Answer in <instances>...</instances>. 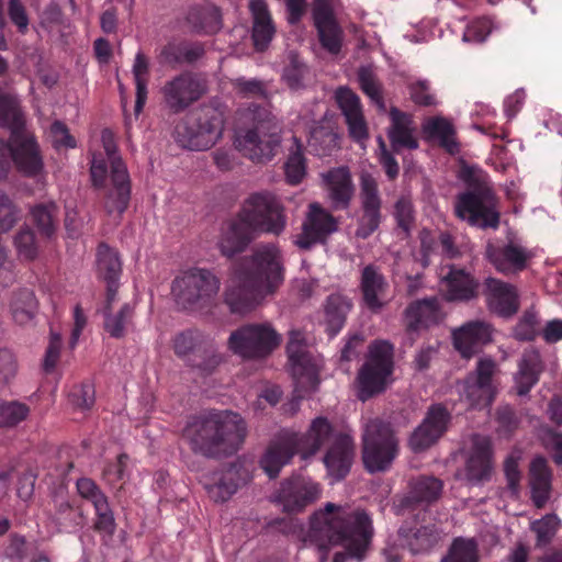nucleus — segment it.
Returning <instances> with one entry per match:
<instances>
[{
    "label": "nucleus",
    "instance_id": "nucleus-9",
    "mask_svg": "<svg viewBox=\"0 0 562 562\" xmlns=\"http://www.w3.org/2000/svg\"><path fill=\"white\" fill-rule=\"evenodd\" d=\"M237 213L259 234L281 235L286 227V213L281 199L269 190L251 192Z\"/></svg>",
    "mask_w": 562,
    "mask_h": 562
},
{
    "label": "nucleus",
    "instance_id": "nucleus-32",
    "mask_svg": "<svg viewBox=\"0 0 562 562\" xmlns=\"http://www.w3.org/2000/svg\"><path fill=\"white\" fill-rule=\"evenodd\" d=\"M484 295L488 310L503 317H510L519 308L516 288L496 278H486Z\"/></svg>",
    "mask_w": 562,
    "mask_h": 562
},
{
    "label": "nucleus",
    "instance_id": "nucleus-56",
    "mask_svg": "<svg viewBox=\"0 0 562 562\" xmlns=\"http://www.w3.org/2000/svg\"><path fill=\"white\" fill-rule=\"evenodd\" d=\"M222 362L223 356L212 345H209L199 348L194 357L189 359L188 366L206 376L212 374Z\"/></svg>",
    "mask_w": 562,
    "mask_h": 562
},
{
    "label": "nucleus",
    "instance_id": "nucleus-3",
    "mask_svg": "<svg viewBox=\"0 0 562 562\" xmlns=\"http://www.w3.org/2000/svg\"><path fill=\"white\" fill-rule=\"evenodd\" d=\"M247 435L246 420L229 409H210L192 416L182 429V438L194 454L216 460L236 454Z\"/></svg>",
    "mask_w": 562,
    "mask_h": 562
},
{
    "label": "nucleus",
    "instance_id": "nucleus-59",
    "mask_svg": "<svg viewBox=\"0 0 562 562\" xmlns=\"http://www.w3.org/2000/svg\"><path fill=\"white\" fill-rule=\"evenodd\" d=\"M538 315L533 310L522 313L513 328V337L518 341H532L537 336Z\"/></svg>",
    "mask_w": 562,
    "mask_h": 562
},
{
    "label": "nucleus",
    "instance_id": "nucleus-43",
    "mask_svg": "<svg viewBox=\"0 0 562 562\" xmlns=\"http://www.w3.org/2000/svg\"><path fill=\"white\" fill-rule=\"evenodd\" d=\"M552 471L544 457H536L529 468L531 499L537 508H542L550 498Z\"/></svg>",
    "mask_w": 562,
    "mask_h": 562
},
{
    "label": "nucleus",
    "instance_id": "nucleus-14",
    "mask_svg": "<svg viewBox=\"0 0 562 562\" xmlns=\"http://www.w3.org/2000/svg\"><path fill=\"white\" fill-rule=\"evenodd\" d=\"M360 215L357 220L355 236L367 239L375 233L382 223V198L376 178L362 171L359 176Z\"/></svg>",
    "mask_w": 562,
    "mask_h": 562
},
{
    "label": "nucleus",
    "instance_id": "nucleus-28",
    "mask_svg": "<svg viewBox=\"0 0 562 562\" xmlns=\"http://www.w3.org/2000/svg\"><path fill=\"white\" fill-rule=\"evenodd\" d=\"M355 454L356 446L353 438L345 431H339L335 436V440L329 443L323 457L327 474L333 482L341 481L348 475Z\"/></svg>",
    "mask_w": 562,
    "mask_h": 562
},
{
    "label": "nucleus",
    "instance_id": "nucleus-50",
    "mask_svg": "<svg viewBox=\"0 0 562 562\" xmlns=\"http://www.w3.org/2000/svg\"><path fill=\"white\" fill-rule=\"evenodd\" d=\"M423 132L432 139H437L449 154L459 153V144L456 140V132L452 124L443 117H434L423 125Z\"/></svg>",
    "mask_w": 562,
    "mask_h": 562
},
{
    "label": "nucleus",
    "instance_id": "nucleus-60",
    "mask_svg": "<svg viewBox=\"0 0 562 562\" xmlns=\"http://www.w3.org/2000/svg\"><path fill=\"white\" fill-rule=\"evenodd\" d=\"M307 72V67L294 54L290 55L289 64L283 68L282 79L292 90H299L304 87L303 80Z\"/></svg>",
    "mask_w": 562,
    "mask_h": 562
},
{
    "label": "nucleus",
    "instance_id": "nucleus-42",
    "mask_svg": "<svg viewBox=\"0 0 562 562\" xmlns=\"http://www.w3.org/2000/svg\"><path fill=\"white\" fill-rule=\"evenodd\" d=\"M352 307V300L341 292L331 293L326 297L323 304L324 325L329 337L336 336L344 328Z\"/></svg>",
    "mask_w": 562,
    "mask_h": 562
},
{
    "label": "nucleus",
    "instance_id": "nucleus-37",
    "mask_svg": "<svg viewBox=\"0 0 562 562\" xmlns=\"http://www.w3.org/2000/svg\"><path fill=\"white\" fill-rule=\"evenodd\" d=\"M391 125L387 128V137L394 153L403 148L417 149L419 144L415 137L416 125L413 115L392 106L389 111Z\"/></svg>",
    "mask_w": 562,
    "mask_h": 562
},
{
    "label": "nucleus",
    "instance_id": "nucleus-57",
    "mask_svg": "<svg viewBox=\"0 0 562 562\" xmlns=\"http://www.w3.org/2000/svg\"><path fill=\"white\" fill-rule=\"evenodd\" d=\"M201 334L193 329H187L178 333L172 338V349L175 355L181 359H190L191 355H195L201 348Z\"/></svg>",
    "mask_w": 562,
    "mask_h": 562
},
{
    "label": "nucleus",
    "instance_id": "nucleus-2",
    "mask_svg": "<svg viewBox=\"0 0 562 562\" xmlns=\"http://www.w3.org/2000/svg\"><path fill=\"white\" fill-rule=\"evenodd\" d=\"M283 279L280 249L271 243L259 245L249 256L234 262L223 293L224 303L232 314L245 315L273 294Z\"/></svg>",
    "mask_w": 562,
    "mask_h": 562
},
{
    "label": "nucleus",
    "instance_id": "nucleus-4",
    "mask_svg": "<svg viewBox=\"0 0 562 562\" xmlns=\"http://www.w3.org/2000/svg\"><path fill=\"white\" fill-rule=\"evenodd\" d=\"M459 179L465 184V190L456 196V216L473 227L498 228L499 202L488 176L480 169L463 166Z\"/></svg>",
    "mask_w": 562,
    "mask_h": 562
},
{
    "label": "nucleus",
    "instance_id": "nucleus-62",
    "mask_svg": "<svg viewBox=\"0 0 562 562\" xmlns=\"http://www.w3.org/2000/svg\"><path fill=\"white\" fill-rule=\"evenodd\" d=\"M284 170L286 182L289 184L296 186L302 182L306 175V166L300 148L289 156L284 165Z\"/></svg>",
    "mask_w": 562,
    "mask_h": 562
},
{
    "label": "nucleus",
    "instance_id": "nucleus-39",
    "mask_svg": "<svg viewBox=\"0 0 562 562\" xmlns=\"http://www.w3.org/2000/svg\"><path fill=\"white\" fill-rule=\"evenodd\" d=\"M327 186V193L334 210H346L349 207L355 193L351 173L348 167L330 169L323 175Z\"/></svg>",
    "mask_w": 562,
    "mask_h": 562
},
{
    "label": "nucleus",
    "instance_id": "nucleus-35",
    "mask_svg": "<svg viewBox=\"0 0 562 562\" xmlns=\"http://www.w3.org/2000/svg\"><path fill=\"white\" fill-rule=\"evenodd\" d=\"M517 368L514 375L515 390L517 395L525 396L539 382L546 363L540 351L535 347H529L522 351Z\"/></svg>",
    "mask_w": 562,
    "mask_h": 562
},
{
    "label": "nucleus",
    "instance_id": "nucleus-17",
    "mask_svg": "<svg viewBox=\"0 0 562 562\" xmlns=\"http://www.w3.org/2000/svg\"><path fill=\"white\" fill-rule=\"evenodd\" d=\"M337 231V220L314 202L308 205V211L302 223V231L295 236L294 244L302 250H310L315 245L326 244L328 237Z\"/></svg>",
    "mask_w": 562,
    "mask_h": 562
},
{
    "label": "nucleus",
    "instance_id": "nucleus-30",
    "mask_svg": "<svg viewBox=\"0 0 562 562\" xmlns=\"http://www.w3.org/2000/svg\"><path fill=\"white\" fill-rule=\"evenodd\" d=\"M205 55L202 42L171 38L162 45L156 56L159 65L176 69L182 65H193Z\"/></svg>",
    "mask_w": 562,
    "mask_h": 562
},
{
    "label": "nucleus",
    "instance_id": "nucleus-15",
    "mask_svg": "<svg viewBox=\"0 0 562 562\" xmlns=\"http://www.w3.org/2000/svg\"><path fill=\"white\" fill-rule=\"evenodd\" d=\"M8 150L16 170L27 178H35L44 169V160L34 135L24 126L13 130L8 139Z\"/></svg>",
    "mask_w": 562,
    "mask_h": 562
},
{
    "label": "nucleus",
    "instance_id": "nucleus-38",
    "mask_svg": "<svg viewBox=\"0 0 562 562\" xmlns=\"http://www.w3.org/2000/svg\"><path fill=\"white\" fill-rule=\"evenodd\" d=\"M250 479L249 471L241 463L234 462L221 473L215 483L206 486L207 494L214 502H226Z\"/></svg>",
    "mask_w": 562,
    "mask_h": 562
},
{
    "label": "nucleus",
    "instance_id": "nucleus-58",
    "mask_svg": "<svg viewBox=\"0 0 562 562\" xmlns=\"http://www.w3.org/2000/svg\"><path fill=\"white\" fill-rule=\"evenodd\" d=\"M30 408L18 401L0 400V426L14 427L29 416Z\"/></svg>",
    "mask_w": 562,
    "mask_h": 562
},
{
    "label": "nucleus",
    "instance_id": "nucleus-46",
    "mask_svg": "<svg viewBox=\"0 0 562 562\" xmlns=\"http://www.w3.org/2000/svg\"><path fill=\"white\" fill-rule=\"evenodd\" d=\"M97 277L104 282L119 281L122 273V261L116 249L100 243L95 254Z\"/></svg>",
    "mask_w": 562,
    "mask_h": 562
},
{
    "label": "nucleus",
    "instance_id": "nucleus-61",
    "mask_svg": "<svg viewBox=\"0 0 562 562\" xmlns=\"http://www.w3.org/2000/svg\"><path fill=\"white\" fill-rule=\"evenodd\" d=\"M393 215L397 226L408 234L415 222V210L412 199L407 195L400 196L394 203Z\"/></svg>",
    "mask_w": 562,
    "mask_h": 562
},
{
    "label": "nucleus",
    "instance_id": "nucleus-36",
    "mask_svg": "<svg viewBox=\"0 0 562 562\" xmlns=\"http://www.w3.org/2000/svg\"><path fill=\"white\" fill-rule=\"evenodd\" d=\"M338 432L327 417L318 416L314 418L304 434L296 431L301 458L307 460L315 456L322 447L334 441Z\"/></svg>",
    "mask_w": 562,
    "mask_h": 562
},
{
    "label": "nucleus",
    "instance_id": "nucleus-18",
    "mask_svg": "<svg viewBox=\"0 0 562 562\" xmlns=\"http://www.w3.org/2000/svg\"><path fill=\"white\" fill-rule=\"evenodd\" d=\"M450 422L451 414L443 404L430 405L408 439L411 450L418 453L429 449L446 434Z\"/></svg>",
    "mask_w": 562,
    "mask_h": 562
},
{
    "label": "nucleus",
    "instance_id": "nucleus-21",
    "mask_svg": "<svg viewBox=\"0 0 562 562\" xmlns=\"http://www.w3.org/2000/svg\"><path fill=\"white\" fill-rule=\"evenodd\" d=\"M322 488L305 477L295 476L281 482L273 502L282 505L286 513H300L321 497Z\"/></svg>",
    "mask_w": 562,
    "mask_h": 562
},
{
    "label": "nucleus",
    "instance_id": "nucleus-19",
    "mask_svg": "<svg viewBox=\"0 0 562 562\" xmlns=\"http://www.w3.org/2000/svg\"><path fill=\"white\" fill-rule=\"evenodd\" d=\"M76 487L78 494L90 502L94 509V519L92 528L99 535L111 539L116 531V520L114 512L105 493L99 485L89 477H81L77 481Z\"/></svg>",
    "mask_w": 562,
    "mask_h": 562
},
{
    "label": "nucleus",
    "instance_id": "nucleus-24",
    "mask_svg": "<svg viewBox=\"0 0 562 562\" xmlns=\"http://www.w3.org/2000/svg\"><path fill=\"white\" fill-rule=\"evenodd\" d=\"M493 468V445L491 438L479 434L472 435L471 447L464 468L465 479L470 484H482L491 480Z\"/></svg>",
    "mask_w": 562,
    "mask_h": 562
},
{
    "label": "nucleus",
    "instance_id": "nucleus-33",
    "mask_svg": "<svg viewBox=\"0 0 562 562\" xmlns=\"http://www.w3.org/2000/svg\"><path fill=\"white\" fill-rule=\"evenodd\" d=\"M485 256L498 272L508 274L525 270L531 258V252L514 243H508L505 246L488 244Z\"/></svg>",
    "mask_w": 562,
    "mask_h": 562
},
{
    "label": "nucleus",
    "instance_id": "nucleus-29",
    "mask_svg": "<svg viewBox=\"0 0 562 562\" xmlns=\"http://www.w3.org/2000/svg\"><path fill=\"white\" fill-rule=\"evenodd\" d=\"M493 326L484 321H471L452 331L453 346L460 355L470 359L492 341Z\"/></svg>",
    "mask_w": 562,
    "mask_h": 562
},
{
    "label": "nucleus",
    "instance_id": "nucleus-47",
    "mask_svg": "<svg viewBox=\"0 0 562 562\" xmlns=\"http://www.w3.org/2000/svg\"><path fill=\"white\" fill-rule=\"evenodd\" d=\"M339 136L333 127L323 124H315L310 131L307 147L310 153L318 157L331 155L339 148Z\"/></svg>",
    "mask_w": 562,
    "mask_h": 562
},
{
    "label": "nucleus",
    "instance_id": "nucleus-20",
    "mask_svg": "<svg viewBox=\"0 0 562 562\" xmlns=\"http://www.w3.org/2000/svg\"><path fill=\"white\" fill-rule=\"evenodd\" d=\"M295 454L301 456L296 431L283 429L269 441L259 459V465L270 479H276Z\"/></svg>",
    "mask_w": 562,
    "mask_h": 562
},
{
    "label": "nucleus",
    "instance_id": "nucleus-25",
    "mask_svg": "<svg viewBox=\"0 0 562 562\" xmlns=\"http://www.w3.org/2000/svg\"><path fill=\"white\" fill-rule=\"evenodd\" d=\"M312 16L322 47L330 54H339L344 31L335 16L330 0H314Z\"/></svg>",
    "mask_w": 562,
    "mask_h": 562
},
{
    "label": "nucleus",
    "instance_id": "nucleus-5",
    "mask_svg": "<svg viewBox=\"0 0 562 562\" xmlns=\"http://www.w3.org/2000/svg\"><path fill=\"white\" fill-rule=\"evenodd\" d=\"M249 115L251 125L237 132L235 147L254 164H267L281 144L277 119L259 105L249 108Z\"/></svg>",
    "mask_w": 562,
    "mask_h": 562
},
{
    "label": "nucleus",
    "instance_id": "nucleus-34",
    "mask_svg": "<svg viewBox=\"0 0 562 562\" xmlns=\"http://www.w3.org/2000/svg\"><path fill=\"white\" fill-rule=\"evenodd\" d=\"M111 189L106 192L103 207L109 215L121 216L128 207L131 200V180L124 162L116 160L111 170Z\"/></svg>",
    "mask_w": 562,
    "mask_h": 562
},
{
    "label": "nucleus",
    "instance_id": "nucleus-23",
    "mask_svg": "<svg viewBox=\"0 0 562 562\" xmlns=\"http://www.w3.org/2000/svg\"><path fill=\"white\" fill-rule=\"evenodd\" d=\"M448 271L441 276V296L448 303H468L480 294L479 280L456 265H449Z\"/></svg>",
    "mask_w": 562,
    "mask_h": 562
},
{
    "label": "nucleus",
    "instance_id": "nucleus-16",
    "mask_svg": "<svg viewBox=\"0 0 562 562\" xmlns=\"http://www.w3.org/2000/svg\"><path fill=\"white\" fill-rule=\"evenodd\" d=\"M496 371L497 364L493 358H480L475 370L464 378L461 395L471 407H486L492 404L495 394L493 376Z\"/></svg>",
    "mask_w": 562,
    "mask_h": 562
},
{
    "label": "nucleus",
    "instance_id": "nucleus-45",
    "mask_svg": "<svg viewBox=\"0 0 562 562\" xmlns=\"http://www.w3.org/2000/svg\"><path fill=\"white\" fill-rule=\"evenodd\" d=\"M186 21L196 34H214L222 29L221 13L215 7H193L188 11Z\"/></svg>",
    "mask_w": 562,
    "mask_h": 562
},
{
    "label": "nucleus",
    "instance_id": "nucleus-12",
    "mask_svg": "<svg viewBox=\"0 0 562 562\" xmlns=\"http://www.w3.org/2000/svg\"><path fill=\"white\" fill-rule=\"evenodd\" d=\"M286 353L294 380L292 402L299 404L300 401L317 390L319 384L318 372L301 331L292 330L290 333Z\"/></svg>",
    "mask_w": 562,
    "mask_h": 562
},
{
    "label": "nucleus",
    "instance_id": "nucleus-27",
    "mask_svg": "<svg viewBox=\"0 0 562 562\" xmlns=\"http://www.w3.org/2000/svg\"><path fill=\"white\" fill-rule=\"evenodd\" d=\"M441 305L436 296L414 300L402 314L404 328L409 335H418L442 321Z\"/></svg>",
    "mask_w": 562,
    "mask_h": 562
},
{
    "label": "nucleus",
    "instance_id": "nucleus-54",
    "mask_svg": "<svg viewBox=\"0 0 562 562\" xmlns=\"http://www.w3.org/2000/svg\"><path fill=\"white\" fill-rule=\"evenodd\" d=\"M440 562H480L476 540L463 537L454 538Z\"/></svg>",
    "mask_w": 562,
    "mask_h": 562
},
{
    "label": "nucleus",
    "instance_id": "nucleus-31",
    "mask_svg": "<svg viewBox=\"0 0 562 562\" xmlns=\"http://www.w3.org/2000/svg\"><path fill=\"white\" fill-rule=\"evenodd\" d=\"M336 101L345 116L349 136L358 143L367 140L369 131L360 98L351 89L340 87L336 91Z\"/></svg>",
    "mask_w": 562,
    "mask_h": 562
},
{
    "label": "nucleus",
    "instance_id": "nucleus-49",
    "mask_svg": "<svg viewBox=\"0 0 562 562\" xmlns=\"http://www.w3.org/2000/svg\"><path fill=\"white\" fill-rule=\"evenodd\" d=\"M103 329L110 337L121 339L125 337L127 328L133 324L134 306L124 303L117 312L103 308Z\"/></svg>",
    "mask_w": 562,
    "mask_h": 562
},
{
    "label": "nucleus",
    "instance_id": "nucleus-11",
    "mask_svg": "<svg viewBox=\"0 0 562 562\" xmlns=\"http://www.w3.org/2000/svg\"><path fill=\"white\" fill-rule=\"evenodd\" d=\"M361 453L369 473L387 471L398 453V440L391 425L378 418L369 420L362 435Z\"/></svg>",
    "mask_w": 562,
    "mask_h": 562
},
{
    "label": "nucleus",
    "instance_id": "nucleus-8",
    "mask_svg": "<svg viewBox=\"0 0 562 562\" xmlns=\"http://www.w3.org/2000/svg\"><path fill=\"white\" fill-rule=\"evenodd\" d=\"M224 122L217 108L203 105L176 125L173 136L183 148L206 150L222 137Z\"/></svg>",
    "mask_w": 562,
    "mask_h": 562
},
{
    "label": "nucleus",
    "instance_id": "nucleus-51",
    "mask_svg": "<svg viewBox=\"0 0 562 562\" xmlns=\"http://www.w3.org/2000/svg\"><path fill=\"white\" fill-rule=\"evenodd\" d=\"M37 311V300L33 291L21 289L13 294L11 301V314L19 325L31 323Z\"/></svg>",
    "mask_w": 562,
    "mask_h": 562
},
{
    "label": "nucleus",
    "instance_id": "nucleus-64",
    "mask_svg": "<svg viewBox=\"0 0 562 562\" xmlns=\"http://www.w3.org/2000/svg\"><path fill=\"white\" fill-rule=\"evenodd\" d=\"M14 245L21 257L32 260L37 255L35 235L30 227L21 228L14 237Z\"/></svg>",
    "mask_w": 562,
    "mask_h": 562
},
{
    "label": "nucleus",
    "instance_id": "nucleus-6",
    "mask_svg": "<svg viewBox=\"0 0 562 562\" xmlns=\"http://www.w3.org/2000/svg\"><path fill=\"white\" fill-rule=\"evenodd\" d=\"M394 347L386 340H374L356 376L357 398L361 402L383 393L392 382Z\"/></svg>",
    "mask_w": 562,
    "mask_h": 562
},
{
    "label": "nucleus",
    "instance_id": "nucleus-52",
    "mask_svg": "<svg viewBox=\"0 0 562 562\" xmlns=\"http://www.w3.org/2000/svg\"><path fill=\"white\" fill-rule=\"evenodd\" d=\"M361 91L374 103L380 112H385L383 88L372 66H361L357 71Z\"/></svg>",
    "mask_w": 562,
    "mask_h": 562
},
{
    "label": "nucleus",
    "instance_id": "nucleus-44",
    "mask_svg": "<svg viewBox=\"0 0 562 562\" xmlns=\"http://www.w3.org/2000/svg\"><path fill=\"white\" fill-rule=\"evenodd\" d=\"M398 537L414 554L431 551L441 540V533L435 525L412 528L402 526L398 529Z\"/></svg>",
    "mask_w": 562,
    "mask_h": 562
},
{
    "label": "nucleus",
    "instance_id": "nucleus-41",
    "mask_svg": "<svg viewBox=\"0 0 562 562\" xmlns=\"http://www.w3.org/2000/svg\"><path fill=\"white\" fill-rule=\"evenodd\" d=\"M252 18L251 38L256 50L263 52L271 43L276 26L266 0H249Z\"/></svg>",
    "mask_w": 562,
    "mask_h": 562
},
{
    "label": "nucleus",
    "instance_id": "nucleus-1",
    "mask_svg": "<svg viewBox=\"0 0 562 562\" xmlns=\"http://www.w3.org/2000/svg\"><path fill=\"white\" fill-rule=\"evenodd\" d=\"M374 535L371 516L361 508L326 503L315 510L308 519V530L304 541L317 548L325 557L338 546L345 552H337L331 562H347L348 559L361 562L366 559Z\"/></svg>",
    "mask_w": 562,
    "mask_h": 562
},
{
    "label": "nucleus",
    "instance_id": "nucleus-26",
    "mask_svg": "<svg viewBox=\"0 0 562 562\" xmlns=\"http://www.w3.org/2000/svg\"><path fill=\"white\" fill-rule=\"evenodd\" d=\"M359 291L361 303L370 312L380 313L389 303V281L380 267L369 263L360 271Z\"/></svg>",
    "mask_w": 562,
    "mask_h": 562
},
{
    "label": "nucleus",
    "instance_id": "nucleus-40",
    "mask_svg": "<svg viewBox=\"0 0 562 562\" xmlns=\"http://www.w3.org/2000/svg\"><path fill=\"white\" fill-rule=\"evenodd\" d=\"M443 482L435 476L422 475L409 483V491L400 503L402 509L428 506L441 496Z\"/></svg>",
    "mask_w": 562,
    "mask_h": 562
},
{
    "label": "nucleus",
    "instance_id": "nucleus-63",
    "mask_svg": "<svg viewBox=\"0 0 562 562\" xmlns=\"http://www.w3.org/2000/svg\"><path fill=\"white\" fill-rule=\"evenodd\" d=\"M233 86L243 98H261L263 100L269 99V92L267 91L266 85L258 79H245L237 78L233 81Z\"/></svg>",
    "mask_w": 562,
    "mask_h": 562
},
{
    "label": "nucleus",
    "instance_id": "nucleus-48",
    "mask_svg": "<svg viewBox=\"0 0 562 562\" xmlns=\"http://www.w3.org/2000/svg\"><path fill=\"white\" fill-rule=\"evenodd\" d=\"M59 207L53 200L36 203L30 207L32 222L38 233L47 238L54 236L57 229Z\"/></svg>",
    "mask_w": 562,
    "mask_h": 562
},
{
    "label": "nucleus",
    "instance_id": "nucleus-53",
    "mask_svg": "<svg viewBox=\"0 0 562 562\" xmlns=\"http://www.w3.org/2000/svg\"><path fill=\"white\" fill-rule=\"evenodd\" d=\"M132 72L136 88L134 112L135 115L138 116L142 113L147 100V83L149 75V61L142 52H138L135 56Z\"/></svg>",
    "mask_w": 562,
    "mask_h": 562
},
{
    "label": "nucleus",
    "instance_id": "nucleus-7",
    "mask_svg": "<svg viewBox=\"0 0 562 562\" xmlns=\"http://www.w3.org/2000/svg\"><path fill=\"white\" fill-rule=\"evenodd\" d=\"M220 288L221 280L212 270L194 267L176 276L170 294L179 310L196 311L209 306Z\"/></svg>",
    "mask_w": 562,
    "mask_h": 562
},
{
    "label": "nucleus",
    "instance_id": "nucleus-10",
    "mask_svg": "<svg viewBox=\"0 0 562 562\" xmlns=\"http://www.w3.org/2000/svg\"><path fill=\"white\" fill-rule=\"evenodd\" d=\"M281 341V334L271 323H247L231 333L227 348L243 360L257 361L268 358Z\"/></svg>",
    "mask_w": 562,
    "mask_h": 562
},
{
    "label": "nucleus",
    "instance_id": "nucleus-13",
    "mask_svg": "<svg viewBox=\"0 0 562 562\" xmlns=\"http://www.w3.org/2000/svg\"><path fill=\"white\" fill-rule=\"evenodd\" d=\"M206 92V80L192 71L176 75L167 80L160 90L166 109L173 114L184 112Z\"/></svg>",
    "mask_w": 562,
    "mask_h": 562
},
{
    "label": "nucleus",
    "instance_id": "nucleus-55",
    "mask_svg": "<svg viewBox=\"0 0 562 562\" xmlns=\"http://www.w3.org/2000/svg\"><path fill=\"white\" fill-rule=\"evenodd\" d=\"M561 520L555 514H547L530 524V530L536 535V548L548 547L557 536Z\"/></svg>",
    "mask_w": 562,
    "mask_h": 562
},
{
    "label": "nucleus",
    "instance_id": "nucleus-22",
    "mask_svg": "<svg viewBox=\"0 0 562 562\" xmlns=\"http://www.w3.org/2000/svg\"><path fill=\"white\" fill-rule=\"evenodd\" d=\"M260 235L236 212L224 221L216 243L220 254L228 259L243 254Z\"/></svg>",
    "mask_w": 562,
    "mask_h": 562
}]
</instances>
